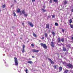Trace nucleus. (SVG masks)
<instances>
[{"mask_svg":"<svg viewBox=\"0 0 73 73\" xmlns=\"http://www.w3.org/2000/svg\"><path fill=\"white\" fill-rule=\"evenodd\" d=\"M5 5H2V8H5Z\"/></svg>","mask_w":73,"mask_h":73,"instance_id":"obj_29","label":"nucleus"},{"mask_svg":"<svg viewBox=\"0 0 73 73\" xmlns=\"http://www.w3.org/2000/svg\"><path fill=\"white\" fill-rule=\"evenodd\" d=\"M61 56H62V54H61Z\"/></svg>","mask_w":73,"mask_h":73,"instance_id":"obj_50","label":"nucleus"},{"mask_svg":"<svg viewBox=\"0 0 73 73\" xmlns=\"http://www.w3.org/2000/svg\"><path fill=\"white\" fill-rule=\"evenodd\" d=\"M4 62H5V63H6V62H5V61H4Z\"/></svg>","mask_w":73,"mask_h":73,"instance_id":"obj_44","label":"nucleus"},{"mask_svg":"<svg viewBox=\"0 0 73 73\" xmlns=\"http://www.w3.org/2000/svg\"><path fill=\"white\" fill-rule=\"evenodd\" d=\"M71 39L72 40V41H73V36L72 37Z\"/></svg>","mask_w":73,"mask_h":73,"instance_id":"obj_41","label":"nucleus"},{"mask_svg":"<svg viewBox=\"0 0 73 73\" xmlns=\"http://www.w3.org/2000/svg\"><path fill=\"white\" fill-rule=\"evenodd\" d=\"M33 35L34 36V37H37V35L36 34H35V33H33Z\"/></svg>","mask_w":73,"mask_h":73,"instance_id":"obj_12","label":"nucleus"},{"mask_svg":"<svg viewBox=\"0 0 73 73\" xmlns=\"http://www.w3.org/2000/svg\"><path fill=\"white\" fill-rule=\"evenodd\" d=\"M1 10H0V12H1Z\"/></svg>","mask_w":73,"mask_h":73,"instance_id":"obj_51","label":"nucleus"},{"mask_svg":"<svg viewBox=\"0 0 73 73\" xmlns=\"http://www.w3.org/2000/svg\"><path fill=\"white\" fill-rule=\"evenodd\" d=\"M66 66H68V68L72 69L73 68V65H72V64L69 63L67 64Z\"/></svg>","mask_w":73,"mask_h":73,"instance_id":"obj_3","label":"nucleus"},{"mask_svg":"<svg viewBox=\"0 0 73 73\" xmlns=\"http://www.w3.org/2000/svg\"><path fill=\"white\" fill-rule=\"evenodd\" d=\"M54 2H55V3H56V2H57V1H58V0H53Z\"/></svg>","mask_w":73,"mask_h":73,"instance_id":"obj_31","label":"nucleus"},{"mask_svg":"<svg viewBox=\"0 0 73 73\" xmlns=\"http://www.w3.org/2000/svg\"><path fill=\"white\" fill-rule=\"evenodd\" d=\"M72 73H73V72Z\"/></svg>","mask_w":73,"mask_h":73,"instance_id":"obj_56","label":"nucleus"},{"mask_svg":"<svg viewBox=\"0 0 73 73\" xmlns=\"http://www.w3.org/2000/svg\"><path fill=\"white\" fill-rule=\"evenodd\" d=\"M23 50L22 51V53H24L25 50H24V48H25V45H23Z\"/></svg>","mask_w":73,"mask_h":73,"instance_id":"obj_6","label":"nucleus"},{"mask_svg":"<svg viewBox=\"0 0 73 73\" xmlns=\"http://www.w3.org/2000/svg\"><path fill=\"white\" fill-rule=\"evenodd\" d=\"M64 5H65L66 4H67V1H64Z\"/></svg>","mask_w":73,"mask_h":73,"instance_id":"obj_24","label":"nucleus"},{"mask_svg":"<svg viewBox=\"0 0 73 73\" xmlns=\"http://www.w3.org/2000/svg\"><path fill=\"white\" fill-rule=\"evenodd\" d=\"M28 23L29 25L30 26H31V27H33V23H32L28 21Z\"/></svg>","mask_w":73,"mask_h":73,"instance_id":"obj_5","label":"nucleus"},{"mask_svg":"<svg viewBox=\"0 0 73 73\" xmlns=\"http://www.w3.org/2000/svg\"><path fill=\"white\" fill-rule=\"evenodd\" d=\"M52 35H53L54 36H55V33H54V31H52Z\"/></svg>","mask_w":73,"mask_h":73,"instance_id":"obj_18","label":"nucleus"},{"mask_svg":"<svg viewBox=\"0 0 73 73\" xmlns=\"http://www.w3.org/2000/svg\"><path fill=\"white\" fill-rule=\"evenodd\" d=\"M22 14H24V15L25 14V11L24 10L22 11Z\"/></svg>","mask_w":73,"mask_h":73,"instance_id":"obj_17","label":"nucleus"},{"mask_svg":"<svg viewBox=\"0 0 73 73\" xmlns=\"http://www.w3.org/2000/svg\"><path fill=\"white\" fill-rule=\"evenodd\" d=\"M54 39L53 38L52 39V42H51L50 45L53 48V47H54Z\"/></svg>","mask_w":73,"mask_h":73,"instance_id":"obj_1","label":"nucleus"},{"mask_svg":"<svg viewBox=\"0 0 73 73\" xmlns=\"http://www.w3.org/2000/svg\"><path fill=\"white\" fill-rule=\"evenodd\" d=\"M62 32L63 33H64V31H65V30L63 29H62Z\"/></svg>","mask_w":73,"mask_h":73,"instance_id":"obj_28","label":"nucleus"},{"mask_svg":"<svg viewBox=\"0 0 73 73\" xmlns=\"http://www.w3.org/2000/svg\"><path fill=\"white\" fill-rule=\"evenodd\" d=\"M24 23H22V25H24Z\"/></svg>","mask_w":73,"mask_h":73,"instance_id":"obj_48","label":"nucleus"},{"mask_svg":"<svg viewBox=\"0 0 73 73\" xmlns=\"http://www.w3.org/2000/svg\"><path fill=\"white\" fill-rule=\"evenodd\" d=\"M32 52H35L36 53H37V52H38L39 51V50H36L35 49H33L32 50Z\"/></svg>","mask_w":73,"mask_h":73,"instance_id":"obj_7","label":"nucleus"},{"mask_svg":"<svg viewBox=\"0 0 73 73\" xmlns=\"http://www.w3.org/2000/svg\"><path fill=\"white\" fill-rule=\"evenodd\" d=\"M17 13H19L20 12V9H17Z\"/></svg>","mask_w":73,"mask_h":73,"instance_id":"obj_10","label":"nucleus"},{"mask_svg":"<svg viewBox=\"0 0 73 73\" xmlns=\"http://www.w3.org/2000/svg\"><path fill=\"white\" fill-rule=\"evenodd\" d=\"M36 0H32V1L33 3V2H35V1Z\"/></svg>","mask_w":73,"mask_h":73,"instance_id":"obj_36","label":"nucleus"},{"mask_svg":"<svg viewBox=\"0 0 73 73\" xmlns=\"http://www.w3.org/2000/svg\"><path fill=\"white\" fill-rule=\"evenodd\" d=\"M20 39H21V40H22L23 38H20Z\"/></svg>","mask_w":73,"mask_h":73,"instance_id":"obj_45","label":"nucleus"},{"mask_svg":"<svg viewBox=\"0 0 73 73\" xmlns=\"http://www.w3.org/2000/svg\"><path fill=\"white\" fill-rule=\"evenodd\" d=\"M42 39H44V37H42Z\"/></svg>","mask_w":73,"mask_h":73,"instance_id":"obj_46","label":"nucleus"},{"mask_svg":"<svg viewBox=\"0 0 73 73\" xmlns=\"http://www.w3.org/2000/svg\"><path fill=\"white\" fill-rule=\"evenodd\" d=\"M59 70L60 71H61L62 70V67H60L59 68Z\"/></svg>","mask_w":73,"mask_h":73,"instance_id":"obj_21","label":"nucleus"},{"mask_svg":"<svg viewBox=\"0 0 73 73\" xmlns=\"http://www.w3.org/2000/svg\"><path fill=\"white\" fill-rule=\"evenodd\" d=\"M66 48L65 47H63V51H66Z\"/></svg>","mask_w":73,"mask_h":73,"instance_id":"obj_14","label":"nucleus"},{"mask_svg":"<svg viewBox=\"0 0 73 73\" xmlns=\"http://www.w3.org/2000/svg\"><path fill=\"white\" fill-rule=\"evenodd\" d=\"M42 11H43V12H45L46 11L44 9H42Z\"/></svg>","mask_w":73,"mask_h":73,"instance_id":"obj_33","label":"nucleus"},{"mask_svg":"<svg viewBox=\"0 0 73 73\" xmlns=\"http://www.w3.org/2000/svg\"><path fill=\"white\" fill-rule=\"evenodd\" d=\"M41 46H42L44 48V49H47V46L45 44H44V43H41L40 44Z\"/></svg>","mask_w":73,"mask_h":73,"instance_id":"obj_2","label":"nucleus"},{"mask_svg":"<svg viewBox=\"0 0 73 73\" xmlns=\"http://www.w3.org/2000/svg\"><path fill=\"white\" fill-rule=\"evenodd\" d=\"M31 46H34V44H32Z\"/></svg>","mask_w":73,"mask_h":73,"instance_id":"obj_39","label":"nucleus"},{"mask_svg":"<svg viewBox=\"0 0 73 73\" xmlns=\"http://www.w3.org/2000/svg\"><path fill=\"white\" fill-rule=\"evenodd\" d=\"M25 72H26V73H28V69L27 68H26V70H25Z\"/></svg>","mask_w":73,"mask_h":73,"instance_id":"obj_22","label":"nucleus"},{"mask_svg":"<svg viewBox=\"0 0 73 73\" xmlns=\"http://www.w3.org/2000/svg\"><path fill=\"white\" fill-rule=\"evenodd\" d=\"M13 14L14 16H16V14L14 12Z\"/></svg>","mask_w":73,"mask_h":73,"instance_id":"obj_32","label":"nucleus"},{"mask_svg":"<svg viewBox=\"0 0 73 73\" xmlns=\"http://www.w3.org/2000/svg\"><path fill=\"white\" fill-rule=\"evenodd\" d=\"M48 60L49 61H52L51 60V59L50 58H48Z\"/></svg>","mask_w":73,"mask_h":73,"instance_id":"obj_34","label":"nucleus"},{"mask_svg":"<svg viewBox=\"0 0 73 73\" xmlns=\"http://www.w3.org/2000/svg\"><path fill=\"white\" fill-rule=\"evenodd\" d=\"M33 58H34V56H32Z\"/></svg>","mask_w":73,"mask_h":73,"instance_id":"obj_49","label":"nucleus"},{"mask_svg":"<svg viewBox=\"0 0 73 73\" xmlns=\"http://www.w3.org/2000/svg\"><path fill=\"white\" fill-rule=\"evenodd\" d=\"M68 53V52H66L65 53V54H66Z\"/></svg>","mask_w":73,"mask_h":73,"instance_id":"obj_42","label":"nucleus"},{"mask_svg":"<svg viewBox=\"0 0 73 73\" xmlns=\"http://www.w3.org/2000/svg\"><path fill=\"white\" fill-rule=\"evenodd\" d=\"M52 18H54V15H52Z\"/></svg>","mask_w":73,"mask_h":73,"instance_id":"obj_37","label":"nucleus"},{"mask_svg":"<svg viewBox=\"0 0 73 73\" xmlns=\"http://www.w3.org/2000/svg\"><path fill=\"white\" fill-rule=\"evenodd\" d=\"M45 7H44V8H45Z\"/></svg>","mask_w":73,"mask_h":73,"instance_id":"obj_54","label":"nucleus"},{"mask_svg":"<svg viewBox=\"0 0 73 73\" xmlns=\"http://www.w3.org/2000/svg\"><path fill=\"white\" fill-rule=\"evenodd\" d=\"M69 23H72V19H70L69 21Z\"/></svg>","mask_w":73,"mask_h":73,"instance_id":"obj_20","label":"nucleus"},{"mask_svg":"<svg viewBox=\"0 0 73 73\" xmlns=\"http://www.w3.org/2000/svg\"><path fill=\"white\" fill-rule=\"evenodd\" d=\"M63 64H64V65H65V64H66V62H63Z\"/></svg>","mask_w":73,"mask_h":73,"instance_id":"obj_35","label":"nucleus"},{"mask_svg":"<svg viewBox=\"0 0 73 73\" xmlns=\"http://www.w3.org/2000/svg\"><path fill=\"white\" fill-rule=\"evenodd\" d=\"M24 16L25 17H27L28 16V13H27L26 14H24Z\"/></svg>","mask_w":73,"mask_h":73,"instance_id":"obj_16","label":"nucleus"},{"mask_svg":"<svg viewBox=\"0 0 73 73\" xmlns=\"http://www.w3.org/2000/svg\"><path fill=\"white\" fill-rule=\"evenodd\" d=\"M28 63H29V64H32V61H29L27 62Z\"/></svg>","mask_w":73,"mask_h":73,"instance_id":"obj_19","label":"nucleus"},{"mask_svg":"<svg viewBox=\"0 0 73 73\" xmlns=\"http://www.w3.org/2000/svg\"><path fill=\"white\" fill-rule=\"evenodd\" d=\"M50 2L51 3H52V0H50Z\"/></svg>","mask_w":73,"mask_h":73,"instance_id":"obj_38","label":"nucleus"},{"mask_svg":"<svg viewBox=\"0 0 73 73\" xmlns=\"http://www.w3.org/2000/svg\"><path fill=\"white\" fill-rule=\"evenodd\" d=\"M3 56H5V54H3Z\"/></svg>","mask_w":73,"mask_h":73,"instance_id":"obj_47","label":"nucleus"},{"mask_svg":"<svg viewBox=\"0 0 73 73\" xmlns=\"http://www.w3.org/2000/svg\"><path fill=\"white\" fill-rule=\"evenodd\" d=\"M14 70H15V68H14Z\"/></svg>","mask_w":73,"mask_h":73,"instance_id":"obj_52","label":"nucleus"},{"mask_svg":"<svg viewBox=\"0 0 73 73\" xmlns=\"http://www.w3.org/2000/svg\"><path fill=\"white\" fill-rule=\"evenodd\" d=\"M70 46H71V45L70 44H68L66 45V46L68 47V48H70Z\"/></svg>","mask_w":73,"mask_h":73,"instance_id":"obj_13","label":"nucleus"},{"mask_svg":"<svg viewBox=\"0 0 73 73\" xmlns=\"http://www.w3.org/2000/svg\"><path fill=\"white\" fill-rule=\"evenodd\" d=\"M58 42H61V38H58Z\"/></svg>","mask_w":73,"mask_h":73,"instance_id":"obj_9","label":"nucleus"},{"mask_svg":"<svg viewBox=\"0 0 73 73\" xmlns=\"http://www.w3.org/2000/svg\"><path fill=\"white\" fill-rule=\"evenodd\" d=\"M15 36H16V35H15Z\"/></svg>","mask_w":73,"mask_h":73,"instance_id":"obj_53","label":"nucleus"},{"mask_svg":"<svg viewBox=\"0 0 73 73\" xmlns=\"http://www.w3.org/2000/svg\"><path fill=\"white\" fill-rule=\"evenodd\" d=\"M70 25L72 28H73V25H72L70 24Z\"/></svg>","mask_w":73,"mask_h":73,"instance_id":"obj_25","label":"nucleus"},{"mask_svg":"<svg viewBox=\"0 0 73 73\" xmlns=\"http://www.w3.org/2000/svg\"><path fill=\"white\" fill-rule=\"evenodd\" d=\"M15 65L17 66L18 65V62H17V59L16 58H15Z\"/></svg>","mask_w":73,"mask_h":73,"instance_id":"obj_4","label":"nucleus"},{"mask_svg":"<svg viewBox=\"0 0 73 73\" xmlns=\"http://www.w3.org/2000/svg\"><path fill=\"white\" fill-rule=\"evenodd\" d=\"M50 62H51L52 64H54V62L52 60H51V61H50Z\"/></svg>","mask_w":73,"mask_h":73,"instance_id":"obj_23","label":"nucleus"},{"mask_svg":"<svg viewBox=\"0 0 73 73\" xmlns=\"http://www.w3.org/2000/svg\"><path fill=\"white\" fill-rule=\"evenodd\" d=\"M55 25L56 26H58V23H56L55 24Z\"/></svg>","mask_w":73,"mask_h":73,"instance_id":"obj_27","label":"nucleus"},{"mask_svg":"<svg viewBox=\"0 0 73 73\" xmlns=\"http://www.w3.org/2000/svg\"><path fill=\"white\" fill-rule=\"evenodd\" d=\"M69 72L68 70H64V73H67L68 72Z\"/></svg>","mask_w":73,"mask_h":73,"instance_id":"obj_11","label":"nucleus"},{"mask_svg":"<svg viewBox=\"0 0 73 73\" xmlns=\"http://www.w3.org/2000/svg\"><path fill=\"white\" fill-rule=\"evenodd\" d=\"M61 41L62 42H64V38H62L61 39Z\"/></svg>","mask_w":73,"mask_h":73,"instance_id":"obj_26","label":"nucleus"},{"mask_svg":"<svg viewBox=\"0 0 73 73\" xmlns=\"http://www.w3.org/2000/svg\"><path fill=\"white\" fill-rule=\"evenodd\" d=\"M44 35L45 37H47V34H46V33H45L44 34Z\"/></svg>","mask_w":73,"mask_h":73,"instance_id":"obj_30","label":"nucleus"},{"mask_svg":"<svg viewBox=\"0 0 73 73\" xmlns=\"http://www.w3.org/2000/svg\"><path fill=\"white\" fill-rule=\"evenodd\" d=\"M5 65L6 66H8V65H7V64H5Z\"/></svg>","mask_w":73,"mask_h":73,"instance_id":"obj_40","label":"nucleus"},{"mask_svg":"<svg viewBox=\"0 0 73 73\" xmlns=\"http://www.w3.org/2000/svg\"><path fill=\"white\" fill-rule=\"evenodd\" d=\"M46 28H48V29L49 28V24L47 23L46 24Z\"/></svg>","mask_w":73,"mask_h":73,"instance_id":"obj_8","label":"nucleus"},{"mask_svg":"<svg viewBox=\"0 0 73 73\" xmlns=\"http://www.w3.org/2000/svg\"><path fill=\"white\" fill-rule=\"evenodd\" d=\"M14 2H15V3H16V0H15L14 1Z\"/></svg>","mask_w":73,"mask_h":73,"instance_id":"obj_43","label":"nucleus"},{"mask_svg":"<svg viewBox=\"0 0 73 73\" xmlns=\"http://www.w3.org/2000/svg\"><path fill=\"white\" fill-rule=\"evenodd\" d=\"M58 66L57 65L54 66L53 67L55 69H57V67Z\"/></svg>","mask_w":73,"mask_h":73,"instance_id":"obj_15","label":"nucleus"},{"mask_svg":"<svg viewBox=\"0 0 73 73\" xmlns=\"http://www.w3.org/2000/svg\"><path fill=\"white\" fill-rule=\"evenodd\" d=\"M18 71H19V70H18Z\"/></svg>","mask_w":73,"mask_h":73,"instance_id":"obj_55","label":"nucleus"}]
</instances>
